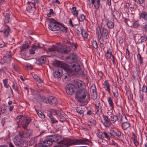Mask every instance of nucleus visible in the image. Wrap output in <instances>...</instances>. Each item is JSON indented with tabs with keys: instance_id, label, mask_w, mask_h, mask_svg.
<instances>
[{
	"instance_id": "nucleus-50",
	"label": "nucleus",
	"mask_w": 147,
	"mask_h": 147,
	"mask_svg": "<svg viewBox=\"0 0 147 147\" xmlns=\"http://www.w3.org/2000/svg\"><path fill=\"white\" fill-rule=\"evenodd\" d=\"M53 10L52 9H50V12L47 14V16L49 17H50L51 16V14H53Z\"/></svg>"
},
{
	"instance_id": "nucleus-51",
	"label": "nucleus",
	"mask_w": 147,
	"mask_h": 147,
	"mask_svg": "<svg viewBox=\"0 0 147 147\" xmlns=\"http://www.w3.org/2000/svg\"><path fill=\"white\" fill-rule=\"evenodd\" d=\"M49 117L50 118L51 121H53V123H57L58 122L57 120H55L54 118L53 117L52 115L49 116Z\"/></svg>"
},
{
	"instance_id": "nucleus-49",
	"label": "nucleus",
	"mask_w": 147,
	"mask_h": 147,
	"mask_svg": "<svg viewBox=\"0 0 147 147\" xmlns=\"http://www.w3.org/2000/svg\"><path fill=\"white\" fill-rule=\"evenodd\" d=\"M35 98L38 100H39L41 99V97L39 95L37 94L35 96Z\"/></svg>"
},
{
	"instance_id": "nucleus-29",
	"label": "nucleus",
	"mask_w": 147,
	"mask_h": 147,
	"mask_svg": "<svg viewBox=\"0 0 147 147\" xmlns=\"http://www.w3.org/2000/svg\"><path fill=\"white\" fill-rule=\"evenodd\" d=\"M110 121L113 123H115L118 119V116L115 115H112L110 116Z\"/></svg>"
},
{
	"instance_id": "nucleus-62",
	"label": "nucleus",
	"mask_w": 147,
	"mask_h": 147,
	"mask_svg": "<svg viewBox=\"0 0 147 147\" xmlns=\"http://www.w3.org/2000/svg\"><path fill=\"white\" fill-rule=\"evenodd\" d=\"M7 57H8L11 58V53L10 51H9L7 54Z\"/></svg>"
},
{
	"instance_id": "nucleus-1",
	"label": "nucleus",
	"mask_w": 147,
	"mask_h": 147,
	"mask_svg": "<svg viewBox=\"0 0 147 147\" xmlns=\"http://www.w3.org/2000/svg\"><path fill=\"white\" fill-rule=\"evenodd\" d=\"M52 136L54 142L60 144L61 147H68L71 145L80 144H86L87 142H89V140L87 139L73 140L70 139H62V136L59 135H55Z\"/></svg>"
},
{
	"instance_id": "nucleus-25",
	"label": "nucleus",
	"mask_w": 147,
	"mask_h": 147,
	"mask_svg": "<svg viewBox=\"0 0 147 147\" xmlns=\"http://www.w3.org/2000/svg\"><path fill=\"white\" fill-rule=\"evenodd\" d=\"M135 9H136L135 8L134 6L131 5V6L128 8V11L131 14H134L135 13Z\"/></svg>"
},
{
	"instance_id": "nucleus-33",
	"label": "nucleus",
	"mask_w": 147,
	"mask_h": 147,
	"mask_svg": "<svg viewBox=\"0 0 147 147\" xmlns=\"http://www.w3.org/2000/svg\"><path fill=\"white\" fill-rule=\"evenodd\" d=\"M5 16V19H4V22L5 23H8L10 19L9 16L10 14L9 13H6V15L4 16Z\"/></svg>"
},
{
	"instance_id": "nucleus-52",
	"label": "nucleus",
	"mask_w": 147,
	"mask_h": 147,
	"mask_svg": "<svg viewBox=\"0 0 147 147\" xmlns=\"http://www.w3.org/2000/svg\"><path fill=\"white\" fill-rule=\"evenodd\" d=\"M121 132L119 131H117L115 132V136L119 137L121 136Z\"/></svg>"
},
{
	"instance_id": "nucleus-35",
	"label": "nucleus",
	"mask_w": 147,
	"mask_h": 147,
	"mask_svg": "<svg viewBox=\"0 0 147 147\" xmlns=\"http://www.w3.org/2000/svg\"><path fill=\"white\" fill-rule=\"evenodd\" d=\"M37 137H36L32 138L29 141V143L30 144V145H32L34 144L35 145L36 144V138Z\"/></svg>"
},
{
	"instance_id": "nucleus-53",
	"label": "nucleus",
	"mask_w": 147,
	"mask_h": 147,
	"mask_svg": "<svg viewBox=\"0 0 147 147\" xmlns=\"http://www.w3.org/2000/svg\"><path fill=\"white\" fill-rule=\"evenodd\" d=\"M5 46V43L2 41L0 42V47L3 48Z\"/></svg>"
},
{
	"instance_id": "nucleus-8",
	"label": "nucleus",
	"mask_w": 147,
	"mask_h": 147,
	"mask_svg": "<svg viewBox=\"0 0 147 147\" xmlns=\"http://www.w3.org/2000/svg\"><path fill=\"white\" fill-rule=\"evenodd\" d=\"M70 47L64 45L58 48L57 47V51L59 53H63L65 54H67L71 50Z\"/></svg>"
},
{
	"instance_id": "nucleus-18",
	"label": "nucleus",
	"mask_w": 147,
	"mask_h": 147,
	"mask_svg": "<svg viewBox=\"0 0 147 147\" xmlns=\"http://www.w3.org/2000/svg\"><path fill=\"white\" fill-rule=\"evenodd\" d=\"M105 57L107 59L111 57L113 63H114L115 62L114 56L113 55H112L111 52L109 50H107L105 54Z\"/></svg>"
},
{
	"instance_id": "nucleus-48",
	"label": "nucleus",
	"mask_w": 147,
	"mask_h": 147,
	"mask_svg": "<svg viewBox=\"0 0 147 147\" xmlns=\"http://www.w3.org/2000/svg\"><path fill=\"white\" fill-rule=\"evenodd\" d=\"M134 143L136 146H137L139 145V142L135 138L133 139Z\"/></svg>"
},
{
	"instance_id": "nucleus-17",
	"label": "nucleus",
	"mask_w": 147,
	"mask_h": 147,
	"mask_svg": "<svg viewBox=\"0 0 147 147\" xmlns=\"http://www.w3.org/2000/svg\"><path fill=\"white\" fill-rule=\"evenodd\" d=\"M30 121V119H28L26 118H25L22 122V127H23L24 129L26 128V126L29 124Z\"/></svg>"
},
{
	"instance_id": "nucleus-24",
	"label": "nucleus",
	"mask_w": 147,
	"mask_h": 147,
	"mask_svg": "<svg viewBox=\"0 0 147 147\" xmlns=\"http://www.w3.org/2000/svg\"><path fill=\"white\" fill-rule=\"evenodd\" d=\"M100 1V0H91V3L92 4H96L94 6L96 9H98L99 7Z\"/></svg>"
},
{
	"instance_id": "nucleus-20",
	"label": "nucleus",
	"mask_w": 147,
	"mask_h": 147,
	"mask_svg": "<svg viewBox=\"0 0 147 147\" xmlns=\"http://www.w3.org/2000/svg\"><path fill=\"white\" fill-rule=\"evenodd\" d=\"M45 139L47 142V144L49 146L52 145L53 143L54 142V140L53 139V136L47 137Z\"/></svg>"
},
{
	"instance_id": "nucleus-23",
	"label": "nucleus",
	"mask_w": 147,
	"mask_h": 147,
	"mask_svg": "<svg viewBox=\"0 0 147 147\" xmlns=\"http://www.w3.org/2000/svg\"><path fill=\"white\" fill-rule=\"evenodd\" d=\"M29 47L28 43L27 42H25L20 47V51L22 52L26 49H28Z\"/></svg>"
},
{
	"instance_id": "nucleus-5",
	"label": "nucleus",
	"mask_w": 147,
	"mask_h": 147,
	"mask_svg": "<svg viewBox=\"0 0 147 147\" xmlns=\"http://www.w3.org/2000/svg\"><path fill=\"white\" fill-rule=\"evenodd\" d=\"M96 34L98 40L101 38L102 36L107 37L108 35L109 32L107 29L105 28H100L98 27L96 28Z\"/></svg>"
},
{
	"instance_id": "nucleus-61",
	"label": "nucleus",
	"mask_w": 147,
	"mask_h": 147,
	"mask_svg": "<svg viewBox=\"0 0 147 147\" xmlns=\"http://www.w3.org/2000/svg\"><path fill=\"white\" fill-rule=\"evenodd\" d=\"M33 77L34 79H36L37 81L39 79V78L36 75H34V76H33Z\"/></svg>"
},
{
	"instance_id": "nucleus-46",
	"label": "nucleus",
	"mask_w": 147,
	"mask_h": 147,
	"mask_svg": "<svg viewBox=\"0 0 147 147\" xmlns=\"http://www.w3.org/2000/svg\"><path fill=\"white\" fill-rule=\"evenodd\" d=\"M115 131H114V130L111 129L110 131V133L111 136H115Z\"/></svg>"
},
{
	"instance_id": "nucleus-63",
	"label": "nucleus",
	"mask_w": 147,
	"mask_h": 147,
	"mask_svg": "<svg viewBox=\"0 0 147 147\" xmlns=\"http://www.w3.org/2000/svg\"><path fill=\"white\" fill-rule=\"evenodd\" d=\"M142 40L145 41L146 40V37L145 36H142L141 38Z\"/></svg>"
},
{
	"instance_id": "nucleus-38",
	"label": "nucleus",
	"mask_w": 147,
	"mask_h": 147,
	"mask_svg": "<svg viewBox=\"0 0 147 147\" xmlns=\"http://www.w3.org/2000/svg\"><path fill=\"white\" fill-rule=\"evenodd\" d=\"M11 59L10 58L8 57L7 55L4 56L3 57V60L5 63H7L9 62Z\"/></svg>"
},
{
	"instance_id": "nucleus-7",
	"label": "nucleus",
	"mask_w": 147,
	"mask_h": 147,
	"mask_svg": "<svg viewBox=\"0 0 147 147\" xmlns=\"http://www.w3.org/2000/svg\"><path fill=\"white\" fill-rule=\"evenodd\" d=\"M95 112L96 114L98 115H100L102 113V111L103 110L105 107L104 104H101L99 101H96L95 102Z\"/></svg>"
},
{
	"instance_id": "nucleus-2",
	"label": "nucleus",
	"mask_w": 147,
	"mask_h": 147,
	"mask_svg": "<svg viewBox=\"0 0 147 147\" xmlns=\"http://www.w3.org/2000/svg\"><path fill=\"white\" fill-rule=\"evenodd\" d=\"M57 65L63 69L66 72L68 73L71 76L77 74H83V72H80L81 70L80 65L77 63L69 66L65 63L58 61L57 62Z\"/></svg>"
},
{
	"instance_id": "nucleus-21",
	"label": "nucleus",
	"mask_w": 147,
	"mask_h": 147,
	"mask_svg": "<svg viewBox=\"0 0 147 147\" xmlns=\"http://www.w3.org/2000/svg\"><path fill=\"white\" fill-rule=\"evenodd\" d=\"M62 74L61 70L59 69L58 71H56L54 72L53 75L55 78H59L61 77Z\"/></svg>"
},
{
	"instance_id": "nucleus-31",
	"label": "nucleus",
	"mask_w": 147,
	"mask_h": 147,
	"mask_svg": "<svg viewBox=\"0 0 147 147\" xmlns=\"http://www.w3.org/2000/svg\"><path fill=\"white\" fill-rule=\"evenodd\" d=\"M68 59H70L71 60V62H73L76 60V55L74 54H72L70 57L67 58Z\"/></svg>"
},
{
	"instance_id": "nucleus-40",
	"label": "nucleus",
	"mask_w": 147,
	"mask_h": 147,
	"mask_svg": "<svg viewBox=\"0 0 147 147\" xmlns=\"http://www.w3.org/2000/svg\"><path fill=\"white\" fill-rule=\"evenodd\" d=\"M137 57L138 59L139 60V63L141 64H142L143 63L142 59L139 53L137 55Z\"/></svg>"
},
{
	"instance_id": "nucleus-19",
	"label": "nucleus",
	"mask_w": 147,
	"mask_h": 147,
	"mask_svg": "<svg viewBox=\"0 0 147 147\" xmlns=\"http://www.w3.org/2000/svg\"><path fill=\"white\" fill-rule=\"evenodd\" d=\"M77 112L78 113L80 116L82 117L84 112V107H79L76 109Z\"/></svg>"
},
{
	"instance_id": "nucleus-39",
	"label": "nucleus",
	"mask_w": 147,
	"mask_h": 147,
	"mask_svg": "<svg viewBox=\"0 0 147 147\" xmlns=\"http://www.w3.org/2000/svg\"><path fill=\"white\" fill-rule=\"evenodd\" d=\"M108 102L109 104L110 107L111 108V109H113L114 107L113 105V101L110 98H109L108 100Z\"/></svg>"
},
{
	"instance_id": "nucleus-47",
	"label": "nucleus",
	"mask_w": 147,
	"mask_h": 147,
	"mask_svg": "<svg viewBox=\"0 0 147 147\" xmlns=\"http://www.w3.org/2000/svg\"><path fill=\"white\" fill-rule=\"evenodd\" d=\"M104 136V138H107L108 140H109L110 139V138L109 136L107 135V133L105 132H103Z\"/></svg>"
},
{
	"instance_id": "nucleus-45",
	"label": "nucleus",
	"mask_w": 147,
	"mask_h": 147,
	"mask_svg": "<svg viewBox=\"0 0 147 147\" xmlns=\"http://www.w3.org/2000/svg\"><path fill=\"white\" fill-rule=\"evenodd\" d=\"M138 4H141L144 2V0H134Z\"/></svg>"
},
{
	"instance_id": "nucleus-14",
	"label": "nucleus",
	"mask_w": 147,
	"mask_h": 147,
	"mask_svg": "<svg viewBox=\"0 0 147 147\" xmlns=\"http://www.w3.org/2000/svg\"><path fill=\"white\" fill-rule=\"evenodd\" d=\"M103 117L104 120V121L103 122L104 125L106 127H109L111 125L110 119H109L107 117L104 115H103Z\"/></svg>"
},
{
	"instance_id": "nucleus-58",
	"label": "nucleus",
	"mask_w": 147,
	"mask_h": 147,
	"mask_svg": "<svg viewBox=\"0 0 147 147\" xmlns=\"http://www.w3.org/2000/svg\"><path fill=\"white\" fill-rule=\"evenodd\" d=\"M114 96L115 97H117L118 95V93L117 91L116 90L115 92H113Z\"/></svg>"
},
{
	"instance_id": "nucleus-12",
	"label": "nucleus",
	"mask_w": 147,
	"mask_h": 147,
	"mask_svg": "<svg viewBox=\"0 0 147 147\" xmlns=\"http://www.w3.org/2000/svg\"><path fill=\"white\" fill-rule=\"evenodd\" d=\"M46 60L45 57L43 56L38 60H37L36 58H33L32 59V61L35 63L39 65H42L44 64Z\"/></svg>"
},
{
	"instance_id": "nucleus-9",
	"label": "nucleus",
	"mask_w": 147,
	"mask_h": 147,
	"mask_svg": "<svg viewBox=\"0 0 147 147\" xmlns=\"http://www.w3.org/2000/svg\"><path fill=\"white\" fill-rule=\"evenodd\" d=\"M65 89L67 93L69 94H72L75 90L74 85L70 84H68L66 85Z\"/></svg>"
},
{
	"instance_id": "nucleus-54",
	"label": "nucleus",
	"mask_w": 147,
	"mask_h": 147,
	"mask_svg": "<svg viewBox=\"0 0 147 147\" xmlns=\"http://www.w3.org/2000/svg\"><path fill=\"white\" fill-rule=\"evenodd\" d=\"M139 26V24H138V22L137 21H136L134 23L133 26L134 27L136 28L138 27Z\"/></svg>"
},
{
	"instance_id": "nucleus-60",
	"label": "nucleus",
	"mask_w": 147,
	"mask_h": 147,
	"mask_svg": "<svg viewBox=\"0 0 147 147\" xmlns=\"http://www.w3.org/2000/svg\"><path fill=\"white\" fill-rule=\"evenodd\" d=\"M12 87H13V89L17 91H18V88L16 86V87L15 86V85L14 84H13V85Z\"/></svg>"
},
{
	"instance_id": "nucleus-6",
	"label": "nucleus",
	"mask_w": 147,
	"mask_h": 147,
	"mask_svg": "<svg viewBox=\"0 0 147 147\" xmlns=\"http://www.w3.org/2000/svg\"><path fill=\"white\" fill-rule=\"evenodd\" d=\"M23 137L20 134L16 136L13 139L14 143L16 147H21L23 144Z\"/></svg>"
},
{
	"instance_id": "nucleus-16",
	"label": "nucleus",
	"mask_w": 147,
	"mask_h": 147,
	"mask_svg": "<svg viewBox=\"0 0 147 147\" xmlns=\"http://www.w3.org/2000/svg\"><path fill=\"white\" fill-rule=\"evenodd\" d=\"M10 32V28L8 26H6L5 28L3 31H0V32H3L5 37H7L9 35Z\"/></svg>"
},
{
	"instance_id": "nucleus-55",
	"label": "nucleus",
	"mask_w": 147,
	"mask_h": 147,
	"mask_svg": "<svg viewBox=\"0 0 147 147\" xmlns=\"http://www.w3.org/2000/svg\"><path fill=\"white\" fill-rule=\"evenodd\" d=\"M142 91L143 92H146L147 91V89L146 87L144 86L142 88Z\"/></svg>"
},
{
	"instance_id": "nucleus-44",
	"label": "nucleus",
	"mask_w": 147,
	"mask_h": 147,
	"mask_svg": "<svg viewBox=\"0 0 147 147\" xmlns=\"http://www.w3.org/2000/svg\"><path fill=\"white\" fill-rule=\"evenodd\" d=\"M85 19V17L84 15H81L79 18V20L80 21L83 22Z\"/></svg>"
},
{
	"instance_id": "nucleus-27",
	"label": "nucleus",
	"mask_w": 147,
	"mask_h": 147,
	"mask_svg": "<svg viewBox=\"0 0 147 147\" xmlns=\"http://www.w3.org/2000/svg\"><path fill=\"white\" fill-rule=\"evenodd\" d=\"M38 144L40 147H46L49 146H48V144H47V143L45 139L42 142L41 141Z\"/></svg>"
},
{
	"instance_id": "nucleus-30",
	"label": "nucleus",
	"mask_w": 147,
	"mask_h": 147,
	"mask_svg": "<svg viewBox=\"0 0 147 147\" xmlns=\"http://www.w3.org/2000/svg\"><path fill=\"white\" fill-rule=\"evenodd\" d=\"M97 131H98L97 133V135L98 138L102 139L104 138V136L103 132L100 131L99 130H97Z\"/></svg>"
},
{
	"instance_id": "nucleus-22",
	"label": "nucleus",
	"mask_w": 147,
	"mask_h": 147,
	"mask_svg": "<svg viewBox=\"0 0 147 147\" xmlns=\"http://www.w3.org/2000/svg\"><path fill=\"white\" fill-rule=\"evenodd\" d=\"M67 73V74H63L62 76V80L64 82H67V81H68L69 79L70 76H71L68 73Z\"/></svg>"
},
{
	"instance_id": "nucleus-4",
	"label": "nucleus",
	"mask_w": 147,
	"mask_h": 147,
	"mask_svg": "<svg viewBox=\"0 0 147 147\" xmlns=\"http://www.w3.org/2000/svg\"><path fill=\"white\" fill-rule=\"evenodd\" d=\"M87 94V92L85 89H78L76 92V98L78 102L83 103L84 102L85 98Z\"/></svg>"
},
{
	"instance_id": "nucleus-11",
	"label": "nucleus",
	"mask_w": 147,
	"mask_h": 147,
	"mask_svg": "<svg viewBox=\"0 0 147 147\" xmlns=\"http://www.w3.org/2000/svg\"><path fill=\"white\" fill-rule=\"evenodd\" d=\"M47 100L49 104L53 106H56L58 104V101L57 98L52 96H49Z\"/></svg>"
},
{
	"instance_id": "nucleus-10",
	"label": "nucleus",
	"mask_w": 147,
	"mask_h": 147,
	"mask_svg": "<svg viewBox=\"0 0 147 147\" xmlns=\"http://www.w3.org/2000/svg\"><path fill=\"white\" fill-rule=\"evenodd\" d=\"M24 129V131L20 132L19 134L22 135L23 137L28 138L29 137L32 133V130L27 129L26 128Z\"/></svg>"
},
{
	"instance_id": "nucleus-28",
	"label": "nucleus",
	"mask_w": 147,
	"mask_h": 147,
	"mask_svg": "<svg viewBox=\"0 0 147 147\" xmlns=\"http://www.w3.org/2000/svg\"><path fill=\"white\" fill-rule=\"evenodd\" d=\"M130 126V125L129 122H125L122 123V127L123 129L124 130H126Z\"/></svg>"
},
{
	"instance_id": "nucleus-32",
	"label": "nucleus",
	"mask_w": 147,
	"mask_h": 147,
	"mask_svg": "<svg viewBox=\"0 0 147 147\" xmlns=\"http://www.w3.org/2000/svg\"><path fill=\"white\" fill-rule=\"evenodd\" d=\"M57 47L55 45H53L52 47L48 48L49 52H50L57 51Z\"/></svg>"
},
{
	"instance_id": "nucleus-34",
	"label": "nucleus",
	"mask_w": 147,
	"mask_h": 147,
	"mask_svg": "<svg viewBox=\"0 0 147 147\" xmlns=\"http://www.w3.org/2000/svg\"><path fill=\"white\" fill-rule=\"evenodd\" d=\"M80 30L81 31L82 35L84 38H87L88 36V34L84 30H81L80 29Z\"/></svg>"
},
{
	"instance_id": "nucleus-36",
	"label": "nucleus",
	"mask_w": 147,
	"mask_h": 147,
	"mask_svg": "<svg viewBox=\"0 0 147 147\" xmlns=\"http://www.w3.org/2000/svg\"><path fill=\"white\" fill-rule=\"evenodd\" d=\"M36 112L40 118H45V115L41 111L37 110L36 111Z\"/></svg>"
},
{
	"instance_id": "nucleus-57",
	"label": "nucleus",
	"mask_w": 147,
	"mask_h": 147,
	"mask_svg": "<svg viewBox=\"0 0 147 147\" xmlns=\"http://www.w3.org/2000/svg\"><path fill=\"white\" fill-rule=\"evenodd\" d=\"M39 2L38 0H34V3H32V4L34 6V7L36 9V7L35 6V4L36 3H38Z\"/></svg>"
},
{
	"instance_id": "nucleus-41",
	"label": "nucleus",
	"mask_w": 147,
	"mask_h": 147,
	"mask_svg": "<svg viewBox=\"0 0 147 147\" xmlns=\"http://www.w3.org/2000/svg\"><path fill=\"white\" fill-rule=\"evenodd\" d=\"M37 47L35 46H33L32 47V49L30 50V52L31 54H33L35 53L34 49H37Z\"/></svg>"
},
{
	"instance_id": "nucleus-13",
	"label": "nucleus",
	"mask_w": 147,
	"mask_h": 147,
	"mask_svg": "<svg viewBox=\"0 0 147 147\" xmlns=\"http://www.w3.org/2000/svg\"><path fill=\"white\" fill-rule=\"evenodd\" d=\"M90 92L91 93V98L93 100L96 99L97 97V93L95 86H92L91 87Z\"/></svg>"
},
{
	"instance_id": "nucleus-59",
	"label": "nucleus",
	"mask_w": 147,
	"mask_h": 147,
	"mask_svg": "<svg viewBox=\"0 0 147 147\" xmlns=\"http://www.w3.org/2000/svg\"><path fill=\"white\" fill-rule=\"evenodd\" d=\"M59 118L60 119V121H63L65 120V118L62 115Z\"/></svg>"
},
{
	"instance_id": "nucleus-56",
	"label": "nucleus",
	"mask_w": 147,
	"mask_h": 147,
	"mask_svg": "<svg viewBox=\"0 0 147 147\" xmlns=\"http://www.w3.org/2000/svg\"><path fill=\"white\" fill-rule=\"evenodd\" d=\"M142 28L145 31L147 32V24L143 25Z\"/></svg>"
},
{
	"instance_id": "nucleus-3",
	"label": "nucleus",
	"mask_w": 147,
	"mask_h": 147,
	"mask_svg": "<svg viewBox=\"0 0 147 147\" xmlns=\"http://www.w3.org/2000/svg\"><path fill=\"white\" fill-rule=\"evenodd\" d=\"M48 25L49 29L53 31L60 30L64 32L67 31V28L54 19L49 20Z\"/></svg>"
},
{
	"instance_id": "nucleus-26",
	"label": "nucleus",
	"mask_w": 147,
	"mask_h": 147,
	"mask_svg": "<svg viewBox=\"0 0 147 147\" xmlns=\"http://www.w3.org/2000/svg\"><path fill=\"white\" fill-rule=\"evenodd\" d=\"M103 85L104 86V88H106L109 92L110 93V86L108 82L107 81H105L103 84Z\"/></svg>"
},
{
	"instance_id": "nucleus-15",
	"label": "nucleus",
	"mask_w": 147,
	"mask_h": 147,
	"mask_svg": "<svg viewBox=\"0 0 147 147\" xmlns=\"http://www.w3.org/2000/svg\"><path fill=\"white\" fill-rule=\"evenodd\" d=\"M82 81L80 80H77L74 81V85L75 88H79V89H82L81 88L83 86L81 83Z\"/></svg>"
},
{
	"instance_id": "nucleus-43",
	"label": "nucleus",
	"mask_w": 147,
	"mask_h": 147,
	"mask_svg": "<svg viewBox=\"0 0 147 147\" xmlns=\"http://www.w3.org/2000/svg\"><path fill=\"white\" fill-rule=\"evenodd\" d=\"M92 46L95 49H97L98 47L96 41H94L92 43Z\"/></svg>"
},
{
	"instance_id": "nucleus-64",
	"label": "nucleus",
	"mask_w": 147,
	"mask_h": 147,
	"mask_svg": "<svg viewBox=\"0 0 147 147\" xmlns=\"http://www.w3.org/2000/svg\"><path fill=\"white\" fill-rule=\"evenodd\" d=\"M111 144L114 145L115 146H116L117 145V143H116L113 140H112L111 142Z\"/></svg>"
},
{
	"instance_id": "nucleus-42",
	"label": "nucleus",
	"mask_w": 147,
	"mask_h": 147,
	"mask_svg": "<svg viewBox=\"0 0 147 147\" xmlns=\"http://www.w3.org/2000/svg\"><path fill=\"white\" fill-rule=\"evenodd\" d=\"M54 113L56 115L59 117L62 115L60 112L58 111L54 110Z\"/></svg>"
},
{
	"instance_id": "nucleus-37",
	"label": "nucleus",
	"mask_w": 147,
	"mask_h": 147,
	"mask_svg": "<svg viewBox=\"0 0 147 147\" xmlns=\"http://www.w3.org/2000/svg\"><path fill=\"white\" fill-rule=\"evenodd\" d=\"M107 25L108 27L109 28L112 29L113 28L114 23L111 21H109L107 22Z\"/></svg>"
}]
</instances>
